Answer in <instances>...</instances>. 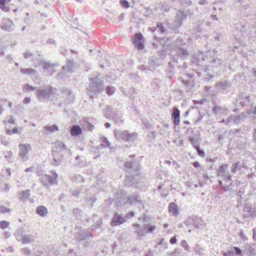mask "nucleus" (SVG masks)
<instances>
[{"label": "nucleus", "instance_id": "obj_1", "mask_svg": "<svg viewBox=\"0 0 256 256\" xmlns=\"http://www.w3.org/2000/svg\"><path fill=\"white\" fill-rule=\"evenodd\" d=\"M124 167L126 169L128 174L126 176L124 184L126 186H133L134 188H140L139 186L140 182L139 180L140 168L139 162L136 160L126 162L124 164Z\"/></svg>", "mask_w": 256, "mask_h": 256}, {"label": "nucleus", "instance_id": "obj_49", "mask_svg": "<svg viewBox=\"0 0 256 256\" xmlns=\"http://www.w3.org/2000/svg\"><path fill=\"white\" fill-rule=\"evenodd\" d=\"M245 113L246 114H252L254 116L256 115V106H254L253 104H251L250 108L247 110Z\"/></svg>", "mask_w": 256, "mask_h": 256}, {"label": "nucleus", "instance_id": "obj_26", "mask_svg": "<svg viewBox=\"0 0 256 256\" xmlns=\"http://www.w3.org/2000/svg\"><path fill=\"white\" fill-rule=\"evenodd\" d=\"M212 112L215 114H226L228 110L226 107L215 105L212 108Z\"/></svg>", "mask_w": 256, "mask_h": 256}, {"label": "nucleus", "instance_id": "obj_60", "mask_svg": "<svg viewBox=\"0 0 256 256\" xmlns=\"http://www.w3.org/2000/svg\"><path fill=\"white\" fill-rule=\"evenodd\" d=\"M30 190H26L25 191H22V192L21 193V194L22 196V197L26 199L28 198L30 196Z\"/></svg>", "mask_w": 256, "mask_h": 256}, {"label": "nucleus", "instance_id": "obj_17", "mask_svg": "<svg viewBox=\"0 0 256 256\" xmlns=\"http://www.w3.org/2000/svg\"><path fill=\"white\" fill-rule=\"evenodd\" d=\"M0 26L2 30L8 32H12L14 29L12 21L8 18H2Z\"/></svg>", "mask_w": 256, "mask_h": 256}, {"label": "nucleus", "instance_id": "obj_28", "mask_svg": "<svg viewBox=\"0 0 256 256\" xmlns=\"http://www.w3.org/2000/svg\"><path fill=\"white\" fill-rule=\"evenodd\" d=\"M175 74L174 64L170 62L168 63V68L166 70V76L169 78H171Z\"/></svg>", "mask_w": 256, "mask_h": 256}, {"label": "nucleus", "instance_id": "obj_24", "mask_svg": "<svg viewBox=\"0 0 256 256\" xmlns=\"http://www.w3.org/2000/svg\"><path fill=\"white\" fill-rule=\"evenodd\" d=\"M52 156L53 158V161L52 162L51 164L54 166H60L64 158V156L62 154H54L52 152Z\"/></svg>", "mask_w": 256, "mask_h": 256}, {"label": "nucleus", "instance_id": "obj_56", "mask_svg": "<svg viewBox=\"0 0 256 256\" xmlns=\"http://www.w3.org/2000/svg\"><path fill=\"white\" fill-rule=\"evenodd\" d=\"M180 246L184 248V249L188 252H190V247L186 240H182L180 242Z\"/></svg>", "mask_w": 256, "mask_h": 256}, {"label": "nucleus", "instance_id": "obj_6", "mask_svg": "<svg viewBox=\"0 0 256 256\" xmlns=\"http://www.w3.org/2000/svg\"><path fill=\"white\" fill-rule=\"evenodd\" d=\"M114 134L117 140L128 142H134L138 136L137 132H134L130 133L128 130H115Z\"/></svg>", "mask_w": 256, "mask_h": 256}, {"label": "nucleus", "instance_id": "obj_38", "mask_svg": "<svg viewBox=\"0 0 256 256\" xmlns=\"http://www.w3.org/2000/svg\"><path fill=\"white\" fill-rule=\"evenodd\" d=\"M158 58L154 56H151L149 59H148V64H149V68L150 67H152V68H154L155 66H158Z\"/></svg>", "mask_w": 256, "mask_h": 256}, {"label": "nucleus", "instance_id": "obj_19", "mask_svg": "<svg viewBox=\"0 0 256 256\" xmlns=\"http://www.w3.org/2000/svg\"><path fill=\"white\" fill-rule=\"evenodd\" d=\"M41 184L46 188H48L50 184H56V178L48 174L42 175L40 178Z\"/></svg>", "mask_w": 256, "mask_h": 256}, {"label": "nucleus", "instance_id": "obj_16", "mask_svg": "<svg viewBox=\"0 0 256 256\" xmlns=\"http://www.w3.org/2000/svg\"><path fill=\"white\" fill-rule=\"evenodd\" d=\"M188 140L192 144L194 148H198L201 141L200 134V132L197 130L194 135H190Z\"/></svg>", "mask_w": 256, "mask_h": 256}, {"label": "nucleus", "instance_id": "obj_42", "mask_svg": "<svg viewBox=\"0 0 256 256\" xmlns=\"http://www.w3.org/2000/svg\"><path fill=\"white\" fill-rule=\"evenodd\" d=\"M228 164H222L220 166L218 169L217 170V174L218 176H220L221 174L228 172L226 170L228 169Z\"/></svg>", "mask_w": 256, "mask_h": 256}, {"label": "nucleus", "instance_id": "obj_36", "mask_svg": "<svg viewBox=\"0 0 256 256\" xmlns=\"http://www.w3.org/2000/svg\"><path fill=\"white\" fill-rule=\"evenodd\" d=\"M210 62L212 64L213 67L218 68L222 64V60L218 58H212Z\"/></svg>", "mask_w": 256, "mask_h": 256}, {"label": "nucleus", "instance_id": "obj_51", "mask_svg": "<svg viewBox=\"0 0 256 256\" xmlns=\"http://www.w3.org/2000/svg\"><path fill=\"white\" fill-rule=\"evenodd\" d=\"M6 0H0V8L3 11L8 12L10 8L6 6Z\"/></svg>", "mask_w": 256, "mask_h": 256}, {"label": "nucleus", "instance_id": "obj_12", "mask_svg": "<svg viewBox=\"0 0 256 256\" xmlns=\"http://www.w3.org/2000/svg\"><path fill=\"white\" fill-rule=\"evenodd\" d=\"M92 234L89 232L88 229L80 228L75 234V238L78 243L86 240L88 237L92 238Z\"/></svg>", "mask_w": 256, "mask_h": 256}, {"label": "nucleus", "instance_id": "obj_31", "mask_svg": "<svg viewBox=\"0 0 256 256\" xmlns=\"http://www.w3.org/2000/svg\"><path fill=\"white\" fill-rule=\"evenodd\" d=\"M62 93L66 94L67 96L68 102V103H72L74 100V96L72 94V91L68 88L63 90Z\"/></svg>", "mask_w": 256, "mask_h": 256}, {"label": "nucleus", "instance_id": "obj_2", "mask_svg": "<svg viewBox=\"0 0 256 256\" xmlns=\"http://www.w3.org/2000/svg\"><path fill=\"white\" fill-rule=\"evenodd\" d=\"M89 80L90 84L87 88L88 94L92 99L104 90L105 86L104 78L100 74L94 76L89 79Z\"/></svg>", "mask_w": 256, "mask_h": 256}, {"label": "nucleus", "instance_id": "obj_11", "mask_svg": "<svg viewBox=\"0 0 256 256\" xmlns=\"http://www.w3.org/2000/svg\"><path fill=\"white\" fill-rule=\"evenodd\" d=\"M64 150L68 156L72 154V152L66 146L62 141L58 140L54 143V146L52 148V152L54 154H62V151Z\"/></svg>", "mask_w": 256, "mask_h": 256}, {"label": "nucleus", "instance_id": "obj_63", "mask_svg": "<svg viewBox=\"0 0 256 256\" xmlns=\"http://www.w3.org/2000/svg\"><path fill=\"white\" fill-rule=\"evenodd\" d=\"M24 88L26 91H32L36 88L33 87L32 86L28 84L24 86Z\"/></svg>", "mask_w": 256, "mask_h": 256}, {"label": "nucleus", "instance_id": "obj_9", "mask_svg": "<svg viewBox=\"0 0 256 256\" xmlns=\"http://www.w3.org/2000/svg\"><path fill=\"white\" fill-rule=\"evenodd\" d=\"M126 202L130 205L138 204L140 209L144 208V201L141 199L139 194L137 192L130 194L126 198Z\"/></svg>", "mask_w": 256, "mask_h": 256}, {"label": "nucleus", "instance_id": "obj_18", "mask_svg": "<svg viewBox=\"0 0 256 256\" xmlns=\"http://www.w3.org/2000/svg\"><path fill=\"white\" fill-rule=\"evenodd\" d=\"M132 42L138 50H142L144 48V37L140 33L134 34Z\"/></svg>", "mask_w": 256, "mask_h": 256}, {"label": "nucleus", "instance_id": "obj_21", "mask_svg": "<svg viewBox=\"0 0 256 256\" xmlns=\"http://www.w3.org/2000/svg\"><path fill=\"white\" fill-rule=\"evenodd\" d=\"M242 251L238 246H231L223 253V256H242Z\"/></svg>", "mask_w": 256, "mask_h": 256}, {"label": "nucleus", "instance_id": "obj_50", "mask_svg": "<svg viewBox=\"0 0 256 256\" xmlns=\"http://www.w3.org/2000/svg\"><path fill=\"white\" fill-rule=\"evenodd\" d=\"M220 176H222L223 180L226 182L232 181V176L229 174L228 172L221 174Z\"/></svg>", "mask_w": 256, "mask_h": 256}, {"label": "nucleus", "instance_id": "obj_59", "mask_svg": "<svg viewBox=\"0 0 256 256\" xmlns=\"http://www.w3.org/2000/svg\"><path fill=\"white\" fill-rule=\"evenodd\" d=\"M198 113L199 116L198 118L196 121L194 122V124H198L200 122H201L204 116V114H201L199 110H198Z\"/></svg>", "mask_w": 256, "mask_h": 256}, {"label": "nucleus", "instance_id": "obj_44", "mask_svg": "<svg viewBox=\"0 0 256 256\" xmlns=\"http://www.w3.org/2000/svg\"><path fill=\"white\" fill-rule=\"evenodd\" d=\"M194 250L198 255L202 256L204 254V250L198 244H196L195 246L193 247Z\"/></svg>", "mask_w": 256, "mask_h": 256}, {"label": "nucleus", "instance_id": "obj_33", "mask_svg": "<svg viewBox=\"0 0 256 256\" xmlns=\"http://www.w3.org/2000/svg\"><path fill=\"white\" fill-rule=\"evenodd\" d=\"M73 65V60H68L67 61L66 64L62 66V70L65 72H72Z\"/></svg>", "mask_w": 256, "mask_h": 256}, {"label": "nucleus", "instance_id": "obj_61", "mask_svg": "<svg viewBox=\"0 0 256 256\" xmlns=\"http://www.w3.org/2000/svg\"><path fill=\"white\" fill-rule=\"evenodd\" d=\"M66 76V74L65 71L60 72L56 75L57 78L59 79V80L64 78Z\"/></svg>", "mask_w": 256, "mask_h": 256}, {"label": "nucleus", "instance_id": "obj_3", "mask_svg": "<svg viewBox=\"0 0 256 256\" xmlns=\"http://www.w3.org/2000/svg\"><path fill=\"white\" fill-rule=\"evenodd\" d=\"M104 116L107 118L112 120L114 122L120 125L124 122L122 113L117 108H114L110 106H106L104 109Z\"/></svg>", "mask_w": 256, "mask_h": 256}, {"label": "nucleus", "instance_id": "obj_20", "mask_svg": "<svg viewBox=\"0 0 256 256\" xmlns=\"http://www.w3.org/2000/svg\"><path fill=\"white\" fill-rule=\"evenodd\" d=\"M126 222V218L120 214L118 212H116L110 222V225L112 226H116L123 224Z\"/></svg>", "mask_w": 256, "mask_h": 256}, {"label": "nucleus", "instance_id": "obj_25", "mask_svg": "<svg viewBox=\"0 0 256 256\" xmlns=\"http://www.w3.org/2000/svg\"><path fill=\"white\" fill-rule=\"evenodd\" d=\"M20 237L21 238L20 241L24 244H30L34 241V236L32 234H20Z\"/></svg>", "mask_w": 256, "mask_h": 256}, {"label": "nucleus", "instance_id": "obj_40", "mask_svg": "<svg viewBox=\"0 0 256 256\" xmlns=\"http://www.w3.org/2000/svg\"><path fill=\"white\" fill-rule=\"evenodd\" d=\"M156 229V226L151 224H144V230L145 231V234L147 233H152Z\"/></svg>", "mask_w": 256, "mask_h": 256}, {"label": "nucleus", "instance_id": "obj_48", "mask_svg": "<svg viewBox=\"0 0 256 256\" xmlns=\"http://www.w3.org/2000/svg\"><path fill=\"white\" fill-rule=\"evenodd\" d=\"M157 30L160 32V34H163L166 31V29L164 26V24L162 22H158L156 24Z\"/></svg>", "mask_w": 256, "mask_h": 256}, {"label": "nucleus", "instance_id": "obj_64", "mask_svg": "<svg viewBox=\"0 0 256 256\" xmlns=\"http://www.w3.org/2000/svg\"><path fill=\"white\" fill-rule=\"evenodd\" d=\"M32 55L33 54L31 52H29L28 50H26V51L24 54V58H28L32 56Z\"/></svg>", "mask_w": 256, "mask_h": 256}, {"label": "nucleus", "instance_id": "obj_15", "mask_svg": "<svg viewBox=\"0 0 256 256\" xmlns=\"http://www.w3.org/2000/svg\"><path fill=\"white\" fill-rule=\"evenodd\" d=\"M250 101V96L244 92L240 93L236 98L238 104L242 107L248 106Z\"/></svg>", "mask_w": 256, "mask_h": 256}, {"label": "nucleus", "instance_id": "obj_5", "mask_svg": "<svg viewBox=\"0 0 256 256\" xmlns=\"http://www.w3.org/2000/svg\"><path fill=\"white\" fill-rule=\"evenodd\" d=\"M174 42V48L176 53L180 56L181 59H187L190 56L188 50V45L184 42V40L182 38H177Z\"/></svg>", "mask_w": 256, "mask_h": 256}, {"label": "nucleus", "instance_id": "obj_46", "mask_svg": "<svg viewBox=\"0 0 256 256\" xmlns=\"http://www.w3.org/2000/svg\"><path fill=\"white\" fill-rule=\"evenodd\" d=\"M22 128H20V131H18V128H14L12 130L10 128H6V133L8 135H12L15 134H20V131L22 130Z\"/></svg>", "mask_w": 256, "mask_h": 256}, {"label": "nucleus", "instance_id": "obj_8", "mask_svg": "<svg viewBox=\"0 0 256 256\" xmlns=\"http://www.w3.org/2000/svg\"><path fill=\"white\" fill-rule=\"evenodd\" d=\"M187 14L184 12L178 10L175 16L173 22L169 24V28L172 30L175 34L179 32L178 28L182 24V21L186 19Z\"/></svg>", "mask_w": 256, "mask_h": 256}, {"label": "nucleus", "instance_id": "obj_35", "mask_svg": "<svg viewBox=\"0 0 256 256\" xmlns=\"http://www.w3.org/2000/svg\"><path fill=\"white\" fill-rule=\"evenodd\" d=\"M242 164L240 162H234L231 166L230 171L232 173L235 174L237 171L241 170Z\"/></svg>", "mask_w": 256, "mask_h": 256}, {"label": "nucleus", "instance_id": "obj_52", "mask_svg": "<svg viewBox=\"0 0 256 256\" xmlns=\"http://www.w3.org/2000/svg\"><path fill=\"white\" fill-rule=\"evenodd\" d=\"M102 224V222L101 220H98L94 224L91 226V230H94L100 228Z\"/></svg>", "mask_w": 256, "mask_h": 256}, {"label": "nucleus", "instance_id": "obj_57", "mask_svg": "<svg viewBox=\"0 0 256 256\" xmlns=\"http://www.w3.org/2000/svg\"><path fill=\"white\" fill-rule=\"evenodd\" d=\"M20 251L22 254L26 256H28L31 254L30 249L28 248H21Z\"/></svg>", "mask_w": 256, "mask_h": 256}, {"label": "nucleus", "instance_id": "obj_54", "mask_svg": "<svg viewBox=\"0 0 256 256\" xmlns=\"http://www.w3.org/2000/svg\"><path fill=\"white\" fill-rule=\"evenodd\" d=\"M10 222L6 220H2L0 222V228L2 230H4L8 228Z\"/></svg>", "mask_w": 256, "mask_h": 256}, {"label": "nucleus", "instance_id": "obj_29", "mask_svg": "<svg viewBox=\"0 0 256 256\" xmlns=\"http://www.w3.org/2000/svg\"><path fill=\"white\" fill-rule=\"evenodd\" d=\"M201 70H203L204 75L205 76L204 80L208 82L210 79L214 77V75L210 74L209 72V68L207 66H204L202 67Z\"/></svg>", "mask_w": 256, "mask_h": 256}, {"label": "nucleus", "instance_id": "obj_32", "mask_svg": "<svg viewBox=\"0 0 256 256\" xmlns=\"http://www.w3.org/2000/svg\"><path fill=\"white\" fill-rule=\"evenodd\" d=\"M36 212L42 216H45L48 213V212L46 206H39L36 209Z\"/></svg>", "mask_w": 256, "mask_h": 256}, {"label": "nucleus", "instance_id": "obj_10", "mask_svg": "<svg viewBox=\"0 0 256 256\" xmlns=\"http://www.w3.org/2000/svg\"><path fill=\"white\" fill-rule=\"evenodd\" d=\"M232 84L230 80H220L216 84V90L223 94H226L230 91Z\"/></svg>", "mask_w": 256, "mask_h": 256}, {"label": "nucleus", "instance_id": "obj_13", "mask_svg": "<svg viewBox=\"0 0 256 256\" xmlns=\"http://www.w3.org/2000/svg\"><path fill=\"white\" fill-rule=\"evenodd\" d=\"M19 148L20 150V156L22 158L24 162L27 161L28 158V154L32 149L30 145L27 144H19Z\"/></svg>", "mask_w": 256, "mask_h": 256}, {"label": "nucleus", "instance_id": "obj_53", "mask_svg": "<svg viewBox=\"0 0 256 256\" xmlns=\"http://www.w3.org/2000/svg\"><path fill=\"white\" fill-rule=\"evenodd\" d=\"M116 88L114 86H108L106 88V94L108 96H112L115 92Z\"/></svg>", "mask_w": 256, "mask_h": 256}, {"label": "nucleus", "instance_id": "obj_62", "mask_svg": "<svg viewBox=\"0 0 256 256\" xmlns=\"http://www.w3.org/2000/svg\"><path fill=\"white\" fill-rule=\"evenodd\" d=\"M0 210L2 213H8L10 212V210L9 208H7L4 206H0Z\"/></svg>", "mask_w": 256, "mask_h": 256}, {"label": "nucleus", "instance_id": "obj_34", "mask_svg": "<svg viewBox=\"0 0 256 256\" xmlns=\"http://www.w3.org/2000/svg\"><path fill=\"white\" fill-rule=\"evenodd\" d=\"M82 132V129L78 125H74L71 129V134L72 136H78Z\"/></svg>", "mask_w": 256, "mask_h": 256}, {"label": "nucleus", "instance_id": "obj_4", "mask_svg": "<svg viewBox=\"0 0 256 256\" xmlns=\"http://www.w3.org/2000/svg\"><path fill=\"white\" fill-rule=\"evenodd\" d=\"M57 90L52 86L48 85L36 90V98L40 101L45 100H52L54 97Z\"/></svg>", "mask_w": 256, "mask_h": 256}, {"label": "nucleus", "instance_id": "obj_23", "mask_svg": "<svg viewBox=\"0 0 256 256\" xmlns=\"http://www.w3.org/2000/svg\"><path fill=\"white\" fill-rule=\"evenodd\" d=\"M172 120L174 126L179 125L180 122V110L176 107H174L172 108Z\"/></svg>", "mask_w": 256, "mask_h": 256}, {"label": "nucleus", "instance_id": "obj_41", "mask_svg": "<svg viewBox=\"0 0 256 256\" xmlns=\"http://www.w3.org/2000/svg\"><path fill=\"white\" fill-rule=\"evenodd\" d=\"M45 130H46L48 132H54L58 130V127L56 124H53L52 126H46L44 127Z\"/></svg>", "mask_w": 256, "mask_h": 256}, {"label": "nucleus", "instance_id": "obj_43", "mask_svg": "<svg viewBox=\"0 0 256 256\" xmlns=\"http://www.w3.org/2000/svg\"><path fill=\"white\" fill-rule=\"evenodd\" d=\"M20 72L22 74H28V75H30L32 74H34L36 72V70L32 68H21L20 69Z\"/></svg>", "mask_w": 256, "mask_h": 256}, {"label": "nucleus", "instance_id": "obj_7", "mask_svg": "<svg viewBox=\"0 0 256 256\" xmlns=\"http://www.w3.org/2000/svg\"><path fill=\"white\" fill-rule=\"evenodd\" d=\"M195 76L192 74L184 73L182 76H180L178 80L180 81L183 85V87L186 89L188 92L194 87L196 82L195 81Z\"/></svg>", "mask_w": 256, "mask_h": 256}, {"label": "nucleus", "instance_id": "obj_22", "mask_svg": "<svg viewBox=\"0 0 256 256\" xmlns=\"http://www.w3.org/2000/svg\"><path fill=\"white\" fill-rule=\"evenodd\" d=\"M192 225L196 228L202 230L206 225L204 220L200 217L194 216L192 218Z\"/></svg>", "mask_w": 256, "mask_h": 256}, {"label": "nucleus", "instance_id": "obj_27", "mask_svg": "<svg viewBox=\"0 0 256 256\" xmlns=\"http://www.w3.org/2000/svg\"><path fill=\"white\" fill-rule=\"evenodd\" d=\"M132 226L134 227V232L138 236L141 237L145 235V230H144V224L142 226L138 224H134Z\"/></svg>", "mask_w": 256, "mask_h": 256}, {"label": "nucleus", "instance_id": "obj_30", "mask_svg": "<svg viewBox=\"0 0 256 256\" xmlns=\"http://www.w3.org/2000/svg\"><path fill=\"white\" fill-rule=\"evenodd\" d=\"M168 211L174 216L178 214L179 211L178 206L174 202H170L168 205Z\"/></svg>", "mask_w": 256, "mask_h": 256}, {"label": "nucleus", "instance_id": "obj_47", "mask_svg": "<svg viewBox=\"0 0 256 256\" xmlns=\"http://www.w3.org/2000/svg\"><path fill=\"white\" fill-rule=\"evenodd\" d=\"M43 64H44L43 68L46 70H50V68H52L57 66L58 64H51L48 62H43Z\"/></svg>", "mask_w": 256, "mask_h": 256}, {"label": "nucleus", "instance_id": "obj_14", "mask_svg": "<svg viewBox=\"0 0 256 256\" xmlns=\"http://www.w3.org/2000/svg\"><path fill=\"white\" fill-rule=\"evenodd\" d=\"M246 118V114L242 112L238 115L231 114L226 119L227 123L233 122L235 124H240L241 121H244Z\"/></svg>", "mask_w": 256, "mask_h": 256}, {"label": "nucleus", "instance_id": "obj_55", "mask_svg": "<svg viewBox=\"0 0 256 256\" xmlns=\"http://www.w3.org/2000/svg\"><path fill=\"white\" fill-rule=\"evenodd\" d=\"M120 3L122 6L124 8H128L130 6V4L127 0H120Z\"/></svg>", "mask_w": 256, "mask_h": 256}, {"label": "nucleus", "instance_id": "obj_37", "mask_svg": "<svg viewBox=\"0 0 256 256\" xmlns=\"http://www.w3.org/2000/svg\"><path fill=\"white\" fill-rule=\"evenodd\" d=\"M72 213L77 220H82L83 217V211L78 208L73 209Z\"/></svg>", "mask_w": 256, "mask_h": 256}, {"label": "nucleus", "instance_id": "obj_45", "mask_svg": "<svg viewBox=\"0 0 256 256\" xmlns=\"http://www.w3.org/2000/svg\"><path fill=\"white\" fill-rule=\"evenodd\" d=\"M192 25V33L196 34L201 32V28L198 22H193Z\"/></svg>", "mask_w": 256, "mask_h": 256}, {"label": "nucleus", "instance_id": "obj_58", "mask_svg": "<svg viewBox=\"0 0 256 256\" xmlns=\"http://www.w3.org/2000/svg\"><path fill=\"white\" fill-rule=\"evenodd\" d=\"M84 127L89 131H92L94 128V126L88 122L84 124Z\"/></svg>", "mask_w": 256, "mask_h": 256}, {"label": "nucleus", "instance_id": "obj_39", "mask_svg": "<svg viewBox=\"0 0 256 256\" xmlns=\"http://www.w3.org/2000/svg\"><path fill=\"white\" fill-rule=\"evenodd\" d=\"M102 144L98 146V148L100 149L103 148L104 147H108L110 145V142L108 140L107 138L102 136L100 138Z\"/></svg>", "mask_w": 256, "mask_h": 256}]
</instances>
